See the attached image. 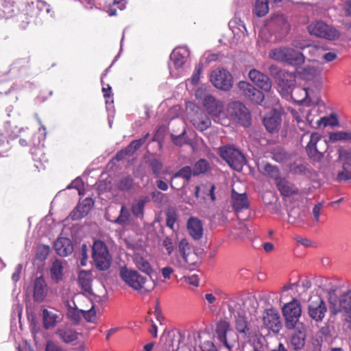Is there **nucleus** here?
I'll list each match as a JSON object with an SVG mask.
<instances>
[{"label":"nucleus","instance_id":"f257e3e1","mask_svg":"<svg viewBox=\"0 0 351 351\" xmlns=\"http://www.w3.org/2000/svg\"><path fill=\"white\" fill-rule=\"evenodd\" d=\"M120 276L126 285L136 291L144 290L145 292H149L154 287L153 281L132 269L121 268Z\"/></svg>","mask_w":351,"mask_h":351},{"label":"nucleus","instance_id":"f03ea898","mask_svg":"<svg viewBox=\"0 0 351 351\" xmlns=\"http://www.w3.org/2000/svg\"><path fill=\"white\" fill-rule=\"evenodd\" d=\"M269 57L271 59L285 62L291 66H300L305 62V57L302 53L288 47L272 49L269 52Z\"/></svg>","mask_w":351,"mask_h":351},{"label":"nucleus","instance_id":"7ed1b4c3","mask_svg":"<svg viewBox=\"0 0 351 351\" xmlns=\"http://www.w3.org/2000/svg\"><path fill=\"white\" fill-rule=\"evenodd\" d=\"M335 291V289L328 291L329 310L331 314L351 313V290L343 292L339 298Z\"/></svg>","mask_w":351,"mask_h":351},{"label":"nucleus","instance_id":"20e7f679","mask_svg":"<svg viewBox=\"0 0 351 351\" xmlns=\"http://www.w3.org/2000/svg\"><path fill=\"white\" fill-rule=\"evenodd\" d=\"M328 143L326 139L318 132H313L306 146L308 156L313 161L319 162L326 152Z\"/></svg>","mask_w":351,"mask_h":351},{"label":"nucleus","instance_id":"39448f33","mask_svg":"<svg viewBox=\"0 0 351 351\" xmlns=\"http://www.w3.org/2000/svg\"><path fill=\"white\" fill-rule=\"evenodd\" d=\"M282 311L285 319V326L287 329H294L298 326H304L299 322L302 315V306L298 300L293 299L291 302L285 304Z\"/></svg>","mask_w":351,"mask_h":351},{"label":"nucleus","instance_id":"423d86ee","mask_svg":"<svg viewBox=\"0 0 351 351\" xmlns=\"http://www.w3.org/2000/svg\"><path fill=\"white\" fill-rule=\"evenodd\" d=\"M92 258L95 267L99 270H106L110 267L112 257L104 242L100 240L94 241L92 246Z\"/></svg>","mask_w":351,"mask_h":351},{"label":"nucleus","instance_id":"0eeeda50","mask_svg":"<svg viewBox=\"0 0 351 351\" xmlns=\"http://www.w3.org/2000/svg\"><path fill=\"white\" fill-rule=\"evenodd\" d=\"M219 154L232 169L236 171H241L246 162L243 154L232 145L220 147Z\"/></svg>","mask_w":351,"mask_h":351},{"label":"nucleus","instance_id":"6e6552de","mask_svg":"<svg viewBox=\"0 0 351 351\" xmlns=\"http://www.w3.org/2000/svg\"><path fill=\"white\" fill-rule=\"evenodd\" d=\"M307 29L311 35L329 40H335L340 36L337 29L322 21L312 22Z\"/></svg>","mask_w":351,"mask_h":351},{"label":"nucleus","instance_id":"1a4fd4ad","mask_svg":"<svg viewBox=\"0 0 351 351\" xmlns=\"http://www.w3.org/2000/svg\"><path fill=\"white\" fill-rule=\"evenodd\" d=\"M179 252L182 259H177L174 265L180 267L191 269V266H194L198 261L197 254L193 251L186 239H183L179 243Z\"/></svg>","mask_w":351,"mask_h":351},{"label":"nucleus","instance_id":"9d476101","mask_svg":"<svg viewBox=\"0 0 351 351\" xmlns=\"http://www.w3.org/2000/svg\"><path fill=\"white\" fill-rule=\"evenodd\" d=\"M228 111L231 118L244 127L251 123V115L248 109L239 101L229 104Z\"/></svg>","mask_w":351,"mask_h":351},{"label":"nucleus","instance_id":"9b49d317","mask_svg":"<svg viewBox=\"0 0 351 351\" xmlns=\"http://www.w3.org/2000/svg\"><path fill=\"white\" fill-rule=\"evenodd\" d=\"M210 77L213 86L219 89L228 90L232 86V75L226 69H218L213 71Z\"/></svg>","mask_w":351,"mask_h":351},{"label":"nucleus","instance_id":"f8f14e48","mask_svg":"<svg viewBox=\"0 0 351 351\" xmlns=\"http://www.w3.org/2000/svg\"><path fill=\"white\" fill-rule=\"evenodd\" d=\"M326 312V302L321 297L316 296L314 300H310L308 306V315L312 319L316 322H322Z\"/></svg>","mask_w":351,"mask_h":351},{"label":"nucleus","instance_id":"ddd939ff","mask_svg":"<svg viewBox=\"0 0 351 351\" xmlns=\"http://www.w3.org/2000/svg\"><path fill=\"white\" fill-rule=\"evenodd\" d=\"M237 87L240 93L252 102L260 104L264 99V95L253 85L245 81H240Z\"/></svg>","mask_w":351,"mask_h":351},{"label":"nucleus","instance_id":"4468645a","mask_svg":"<svg viewBox=\"0 0 351 351\" xmlns=\"http://www.w3.org/2000/svg\"><path fill=\"white\" fill-rule=\"evenodd\" d=\"M339 158L342 161V171L337 175L339 181L351 180V150L339 149L338 150Z\"/></svg>","mask_w":351,"mask_h":351},{"label":"nucleus","instance_id":"2eb2a0df","mask_svg":"<svg viewBox=\"0 0 351 351\" xmlns=\"http://www.w3.org/2000/svg\"><path fill=\"white\" fill-rule=\"evenodd\" d=\"M93 204L94 202L90 197H86L83 200L80 201L66 219H82L86 217Z\"/></svg>","mask_w":351,"mask_h":351},{"label":"nucleus","instance_id":"dca6fc26","mask_svg":"<svg viewBox=\"0 0 351 351\" xmlns=\"http://www.w3.org/2000/svg\"><path fill=\"white\" fill-rule=\"evenodd\" d=\"M264 326L274 332H278L282 328V323L278 312L274 309H268L263 317Z\"/></svg>","mask_w":351,"mask_h":351},{"label":"nucleus","instance_id":"f3484780","mask_svg":"<svg viewBox=\"0 0 351 351\" xmlns=\"http://www.w3.org/2000/svg\"><path fill=\"white\" fill-rule=\"evenodd\" d=\"M231 199L232 208L237 215L244 210L250 212V203L245 193H239L234 189H232ZM237 218L240 219L239 216H237Z\"/></svg>","mask_w":351,"mask_h":351},{"label":"nucleus","instance_id":"a211bd4d","mask_svg":"<svg viewBox=\"0 0 351 351\" xmlns=\"http://www.w3.org/2000/svg\"><path fill=\"white\" fill-rule=\"evenodd\" d=\"M249 78L258 87L265 92H269L271 88V81L269 77L256 69H252L248 73Z\"/></svg>","mask_w":351,"mask_h":351},{"label":"nucleus","instance_id":"6ab92c4d","mask_svg":"<svg viewBox=\"0 0 351 351\" xmlns=\"http://www.w3.org/2000/svg\"><path fill=\"white\" fill-rule=\"evenodd\" d=\"M251 231L243 221H237L230 230L229 238L236 241H243L248 238Z\"/></svg>","mask_w":351,"mask_h":351},{"label":"nucleus","instance_id":"aec40b11","mask_svg":"<svg viewBox=\"0 0 351 351\" xmlns=\"http://www.w3.org/2000/svg\"><path fill=\"white\" fill-rule=\"evenodd\" d=\"M197 110L189 115V119L193 126L199 131H204L211 125V121L208 116L196 107Z\"/></svg>","mask_w":351,"mask_h":351},{"label":"nucleus","instance_id":"412c9836","mask_svg":"<svg viewBox=\"0 0 351 351\" xmlns=\"http://www.w3.org/2000/svg\"><path fill=\"white\" fill-rule=\"evenodd\" d=\"M207 112L214 119L219 117L223 112V104L221 101L216 99L213 96L207 97L203 104Z\"/></svg>","mask_w":351,"mask_h":351},{"label":"nucleus","instance_id":"4be33fe9","mask_svg":"<svg viewBox=\"0 0 351 351\" xmlns=\"http://www.w3.org/2000/svg\"><path fill=\"white\" fill-rule=\"evenodd\" d=\"M228 332H230V324L225 320H220L217 324L216 327V333L217 335V338L219 340L223 343V345L230 350L234 344L228 341L227 339V333Z\"/></svg>","mask_w":351,"mask_h":351},{"label":"nucleus","instance_id":"5701e85b","mask_svg":"<svg viewBox=\"0 0 351 351\" xmlns=\"http://www.w3.org/2000/svg\"><path fill=\"white\" fill-rule=\"evenodd\" d=\"M47 288L44 278L40 276L35 279L34 282V300L36 302H43L47 296Z\"/></svg>","mask_w":351,"mask_h":351},{"label":"nucleus","instance_id":"b1692460","mask_svg":"<svg viewBox=\"0 0 351 351\" xmlns=\"http://www.w3.org/2000/svg\"><path fill=\"white\" fill-rule=\"evenodd\" d=\"M263 123L266 130L270 133L278 131L281 123V118L276 112H270L263 119Z\"/></svg>","mask_w":351,"mask_h":351},{"label":"nucleus","instance_id":"393cba45","mask_svg":"<svg viewBox=\"0 0 351 351\" xmlns=\"http://www.w3.org/2000/svg\"><path fill=\"white\" fill-rule=\"evenodd\" d=\"M54 249L56 253L61 256H66L73 251L71 241L67 238H59L54 243Z\"/></svg>","mask_w":351,"mask_h":351},{"label":"nucleus","instance_id":"a878e982","mask_svg":"<svg viewBox=\"0 0 351 351\" xmlns=\"http://www.w3.org/2000/svg\"><path fill=\"white\" fill-rule=\"evenodd\" d=\"M193 175V171L189 166H185L181 168L180 170H178L177 172H176L171 179V183L170 186L172 189H179V187H177L176 186H178L176 183H175V180L178 178H182L185 180V182L182 184V186H185L191 180V176Z\"/></svg>","mask_w":351,"mask_h":351},{"label":"nucleus","instance_id":"bb28decb","mask_svg":"<svg viewBox=\"0 0 351 351\" xmlns=\"http://www.w3.org/2000/svg\"><path fill=\"white\" fill-rule=\"evenodd\" d=\"M296 329H298V332L291 335L290 343L293 349L298 350L304 346L306 333L304 326H298Z\"/></svg>","mask_w":351,"mask_h":351},{"label":"nucleus","instance_id":"cd10ccee","mask_svg":"<svg viewBox=\"0 0 351 351\" xmlns=\"http://www.w3.org/2000/svg\"><path fill=\"white\" fill-rule=\"evenodd\" d=\"M276 186L280 194L285 197L298 194V189L290 182L285 178H280L276 182Z\"/></svg>","mask_w":351,"mask_h":351},{"label":"nucleus","instance_id":"c85d7f7f","mask_svg":"<svg viewBox=\"0 0 351 351\" xmlns=\"http://www.w3.org/2000/svg\"><path fill=\"white\" fill-rule=\"evenodd\" d=\"M235 328L243 337H249L250 335V328L247 321L245 314L234 316Z\"/></svg>","mask_w":351,"mask_h":351},{"label":"nucleus","instance_id":"c756f323","mask_svg":"<svg viewBox=\"0 0 351 351\" xmlns=\"http://www.w3.org/2000/svg\"><path fill=\"white\" fill-rule=\"evenodd\" d=\"M133 261L136 267L146 274L149 275L152 271V267L148 261L143 256V253L136 252L134 254Z\"/></svg>","mask_w":351,"mask_h":351},{"label":"nucleus","instance_id":"7c9ffc66","mask_svg":"<svg viewBox=\"0 0 351 351\" xmlns=\"http://www.w3.org/2000/svg\"><path fill=\"white\" fill-rule=\"evenodd\" d=\"M187 230L195 240H199L203 237L204 228L202 221H187Z\"/></svg>","mask_w":351,"mask_h":351},{"label":"nucleus","instance_id":"2f4dec72","mask_svg":"<svg viewBox=\"0 0 351 351\" xmlns=\"http://www.w3.org/2000/svg\"><path fill=\"white\" fill-rule=\"evenodd\" d=\"M243 304L242 300L239 296L232 297L228 303V311L234 317L245 314Z\"/></svg>","mask_w":351,"mask_h":351},{"label":"nucleus","instance_id":"473e14b6","mask_svg":"<svg viewBox=\"0 0 351 351\" xmlns=\"http://www.w3.org/2000/svg\"><path fill=\"white\" fill-rule=\"evenodd\" d=\"M59 339L66 343H69L77 339V333L69 328H59L56 331Z\"/></svg>","mask_w":351,"mask_h":351},{"label":"nucleus","instance_id":"72a5a7b5","mask_svg":"<svg viewBox=\"0 0 351 351\" xmlns=\"http://www.w3.org/2000/svg\"><path fill=\"white\" fill-rule=\"evenodd\" d=\"M58 315L47 309L43 311V327L48 330L53 328L58 323Z\"/></svg>","mask_w":351,"mask_h":351},{"label":"nucleus","instance_id":"f704fd0d","mask_svg":"<svg viewBox=\"0 0 351 351\" xmlns=\"http://www.w3.org/2000/svg\"><path fill=\"white\" fill-rule=\"evenodd\" d=\"M174 49L170 55V60L176 69L181 68L186 62V51L184 49Z\"/></svg>","mask_w":351,"mask_h":351},{"label":"nucleus","instance_id":"c9c22d12","mask_svg":"<svg viewBox=\"0 0 351 351\" xmlns=\"http://www.w3.org/2000/svg\"><path fill=\"white\" fill-rule=\"evenodd\" d=\"M268 0H256L252 12L258 17L265 16L269 12Z\"/></svg>","mask_w":351,"mask_h":351},{"label":"nucleus","instance_id":"e433bc0d","mask_svg":"<svg viewBox=\"0 0 351 351\" xmlns=\"http://www.w3.org/2000/svg\"><path fill=\"white\" fill-rule=\"evenodd\" d=\"M92 274L90 271H81L78 275V282L85 291H90L91 289Z\"/></svg>","mask_w":351,"mask_h":351},{"label":"nucleus","instance_id":"4c0bfd02","mask_svg":"<svg viewBox=\"0 0 351 351\" xmlns=\"http://www.w3.org/2000/svg\"><path fill=\"white\" fill-rule=\"evenodd\" d=\"M263 175L273 179L275 183L281 178L280 176V170L278 167L272 165L269 163H265L262 169Z\"/></svg>","mask_w":351,"mask_h":351},{"label":"nucleus","instance_id":"58836bf2","mask_svg":"<svg viewBox=\"0 0 351 351\" xmlns=\"http://www.w3.org/2000/svg\"><path fill=\"white\" fill-rule=\"evenodd\" d=\"M317 75V69L315 67L311 66H304L299 72L300 78L306 81L313 80Z\"/></svg>","mask_w":351,"mask_h":351},{"label":"nucleus","instance_id":"ea45409f","mask_svg":"<svg viewBox=\"0 0 351 351\" xmlns=\"http://www.w3.org/2000/svg\"><path fill=\"white\" fill-rule=\"evenodd\" d=\"M149 201L148 197H141L136 204L132 205V212L136 217H141L143 216L145 205Z\"/></svg>","mask_w":351,"mask_h":351},{"label":"nucleus","instance_id":"a19ab883","mask_svg":"<svg viewBox=\"0 0 351 351\" xmlns=\"http://www.w3.org/2000/svg\"><path fill=\"white\" fill-rule=\"evenodd\" d=\"M62 270L63 267L61 261L59 260L54 261L50 269L51 278L58 282L62 279Z\"/></svg>","mask_w":351,"mask_h":351},{"label":"nucleus","instance_id":"79ce46f5","mask_svg":"<svg viewBox=\"0 0 351 351\" xmlns=\"http://www.w3.org/2000/svg\"><path fill=\"white\" fill-rule=\"evenodd\" d=\"M317 127L328 125L336 126L339 125V121L337 116L335 114H331L329 117H323L316 121Z\"/></svg>","mask_w":351,"mask_h":351},{"label":"nucleus","instance_id":"37998d69","mask_svg":"<svg viewBox=\"0 0 351 351\" xmlns=\"http://www.w3.org/2000/svg\"><path fill=\"white\" fill-rule=\"evenodd\" d=\"M210 169L208 162L205 159H200L193 166V175L198 176L206 173Z\"/></svg>","mask_w":351,"mask_h":351},{"label":"nucleus","instance_id":"c03bdc74","mask_svg":"<svg viewBox=\"0 0 351 351\" xmlns=\"http://www.w3.org/2000/svg\"><path fill=\"white\" fill-rule=\"evenodd\" d=\"M294 226L309 232H315L319 227V221H296Z\"/></svg>","mask_w":351,"mask_h":351},{"label":"nucleus","instance_id":"a18cd8bd","mask_svg":"<svg viewBox=\"0 0 351 351\" xmlns=\"http://www.w3.org/2000/svg\"><path fill=\"white\" fill-rule=\"evenodd\" d=\"M0 10L3 14L4 16L8 18L12 16L14 13V2L10 0H1Z\"/></svg>","mask_w":351,"mask_h":351},{"label":"nucleus","instance_id":"49530a36","mask_svg":"<svg viewBox=\"0 0 351 351\" xmlns=\"http://www.w3.org/2000/svg\"><path fill=\"white\" fill-rule=\"evenodd\" d=\"M149 135V133H147L143 136V138L134 140L130 142V143L126 147L131 155L133 154L145 143Z\"/></svg>","mask_w":351,"mask_h":351},{"label":"nucleus","instance_id":"de8ad7c7","mask_svg":"<svg viewBox=\"0 0 351 351\" xmlns=\"http://www.w3.org/2000/svg\"><path fill=\"white\" fill-rule=\"evenodd\" d=\"M134 180L132 176H126L121 178L117 183V188L121 191H128L132 188Z\"/></svg>","mask_w":351,"mask_h":351},{"label":"nucleus","instance_id":"09e8293b","mask_svg":"<svg viewBox=\"0 0 351 351\" xmlns=\"http://www.w3.org/2000/svg\"><path fill=\"white\" fill-rule=\"evenodd\" d=\"M329 139L332 142L351 140V132L342 131L332 132L329 134Z\"/></svg>","mask_w":351,"mask_h":351},{"label":"nucleus","instance_id":"8fccbe9b","mask_svg":"<svg viewBox=\"0 0 351 351\" xmlns=\"http://www.w3.org/2000/svg\"><path fill=\"white\" fill-rule=\"evenodd\" d=\"M119 4H123L121 1L106 0L105 1V6L106 8V12L110 16L115 15L117 14V8H119Z\"/></svg>","mask_w":351,"mask_h":351},{"label":"nucleus","instance_id":"3c124183","mask_svg":"<svg viewBox=\"0 0 351 351\" xmlns=\"http://www.w3.org/2000/svg\"><path fill=\"white\" fill-rule=\"evenodd\" d=\"M149 165L150 166L153 174L156 178H159L163 165L161 161L158 159L154 158L149 161Z\"/></svg>","mask_w":351,"mask_h":351},{"label":"nucleus","instance_id":"603ef678","mask_svg":"<svg viewBox=\"0 0 351 351\" xmlns=\"http://www.w3.org/2000/svg\"><path fill=\"white\" fill-rule=\"evenodd\" d=\"M272 158L278 162H284L289 158L287 152L281 148L275 149L272 152Z\"/></svg>","mask_w":351,"mask_h":351},{"label":"nucleus","instance_id":"864d4df0","mask_svg":"<svg viewBox=\"0 0 351 351\" xmlns=\"http://www.w3.org/2000/svg\"><path fill=\"white\" fill-rule=\"evenodd\" d=\"M82 314L84 318L90 322H93L96 319V311L94 306H92L90 309L88 311H82Z\"/></svg>","mask_w":351,"mask_h":351},{"label":"nucleus","instance_id":"5fc2aeb1","mask_svg":"<svg viewBox=\"0 0 351 351\" xmlns=\"http://www.w3.org/2000/svg\"><path fill=\"white\" fill-rule=\"evenodd\" d=\"M195 96L197 100L202 101L203 104L205 102L206 98L207 97H211L212 95L207 93L206 88L200 87L196 90Z\"/></svg>","mask_w":351,"mask_h":351},{"label":"nucleus","instance_id":"6e6d98bb","mask_svg":"<svg viewBox=\"0 0 351 351\" xmlns=\"http://www.w3.org/2000/svg\"><path fill=\"white\" fill-rule=\"evenodd\" d=\"M45 351H65L61 346L58 343L53 341H48L45 345Z\"/></svg>","mask_w":351,"mask_h":351},{"label":"nucleus","instance_id":"4d7b16f0","mask_svg":"<svg viewBox=\"0 0 351 351\" xmlns=\"http://www.w3.org/2000/svg\"><path fill=\"white\" fill-rule=\"evenodd\" d=\"M82 310H78L77 308H70L68 311V316L72 320L75 322H79L81 319Z\"/></svg>","mask_w":351,"mask_h":351},{"label":"nucleus","instance_id":"13d9d810","mask_svg":"<svg viewBox=\"0 0 351 351\" xmlns=\"http://www.w3.org/2000/svg\"><path fill=\"white\" fill-rule=\"evenodd\" d=\"M36 7L41 12L49 13L51 10L50 5L43 0H37Z\"/></svg>","mask_w":351,"mask_h":351},{"label":"nucleus","instance_id":"bf43d9fd","mask_svg":"<svg viewBox=\"0 0 351 351\" xmlns=\"http://www.w3.org/2000/svg\"><path fill=\"white\" fill-rule=\"evenodd\" d=\"M88 246L86 244L84 243L82 245L81 250H80V255L82 256L80 263L81 265L84 266L86 264V260L88 257Z\"/></svg>","mask_w":351,"mask_h":351},{"label":"nucleus","instance_id":"052dcab7","mask_svg":"<svg viewBox=\"0 0 351 351\" xmlns=\"http://www.w3.org/2000/svg\"><path fill=\"white\" fill-rule=\"evenodd\" d=\"M185 134H186V131H185V130H184L182 132V133L179 135L171 134V140L173 142V143L176 145L182 146L184 143V142L183 141V137L185 135Z\"/></svg>","mask_w":351,"mask_h":351},{"label":"nucleus","instance_id":"680f3d73","mask_svg":"<svg viewBox=\"0 0 351 351\" xmlns=\"http://www.w3.org/2000/svg\"><path fill=\"white\" fill-rule=\"evenodd\" d=\"M162 245L165 247L167 251V254L170 255L174 250V245L173 244L171 239L165 237L162 241Z\"/></svg>","mask_w":351,"mask_h":351},{"label":"nucleus","instance_id":"e2e57ef3","mask_svg":"<svg viewBox=\"0 0 351 351\" xmlns=\"http://www.w3.org/2000/svg\"><path fill=\"white\" fill-rule=\"evenodd\" d=\"M291 46L294 48L303 50L308 47L309 45L305 40H294L291 42Z\"/></svg>","mask_w":351,"mask_h":351},{"label":"nucleus","instance_id":"0e129e2a","mask_svg":"<svg viewBox=\"0 0 351 351\" xmlns=\"http://www.w3.org/2000/svg\"><path fill=\"white\" fill-rule=\"evenodd\" d=\"M151 196L154 202L161 203L164 199L165 194L158 191H154L152 192Z\"/></svg>","mask_w":351,"mask_h":351},{"label":"nucleus","instance_id":"69168bd1","mask_svg":"<svg viewBox=\"0 0 351 351\" xmlns=\"http://www.w3.org/2000/svg\"><path fill=\"white\" fill-rule=\"evenodd\" d=\"M130 153L128 152L127 147L120 150L116 154V156L114 157L115 160L117 161H120L123 160L125 156H130Z\"/></svg>","mask_w":351,"mask_h":351},{"label":"nucleus","instance_id":"338daca9","mask_svg":"<svg viewBox=\"0 0 351 351\" xmlns=\"http://www.w3.org/2000/svg\"><path fill=\"white\" fill-rule=\"evenodd\" d=\"M201 351H217L215 345L209 341H205L200 347Z\"/></svg>","mask_w":351,"mask_h":351},{"label":"nucleus","instance_id":"774afa93","mask_svg":"<svg viewBox=\"0 0 351 351\" xmlns=\"http://www.w3.org/2000/svg\"><path fill=\"white\" fill-rule=\"evenodd\" d=\"M342 316L344 326L348 329H351V313H343Z\"/></svg>","mask_w":351,"mask_h":351}]
</instances>
